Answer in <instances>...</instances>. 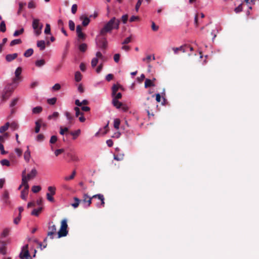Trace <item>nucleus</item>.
Segmentation results:
<instances>
[{"instance_id":"obj_55","label":"nucleus","mask_w":259,"mask_h":259,"mask_svg":"<svg viewBox=\"0 0 259 259\" xmlns=\"http://www.w3.org/2000/svg\"><path fill=\"white\" fill-rule=\"evenodd\" d=\"M48 191L51 193L52 195H54L55 194V190L56 188L52 186H49L48 188Z\"/></svg>"},{"instance_id":"obj_8","label":"nucleus","mask_w":259,"mask_h":259,"mask_svg":"<svg viewBox=\"0 0 259 259\" xmlns=\"http://www.w3.org/2000/svg\"><path fill=\"white\" fill-rule=\"evenodd\" d=\"M1 199L5 205H10L11 204L9 193L8 190H5L4 191L3 194L1 195Z\"/></svg>"},{"instance_id":"obj_52","label":"nucleus","mask_w":259,"mask_h":259,"mask_svg":"<svg viewBox=\"0 0 259 259\" xmlns=\"http://www.w3.org/2000/svg\"><path fill=\"white\" fill-rule=\"evenodd\" d=\"M57 137L56 136H52L51 137V139L50 140V143L51 144H54L55 143H56L57 141Z\"/></svg>"},{"instance_id":"obj_51","label":"nucleus","mask_w":259,"mask_h":259,"mask_svg":"<svg viewBox=\"0 0 259 259\" xmlns=\"http://www.w3.org/2000/svg\"><path fill=\"white\" fill-rule=\"evenodd\" d=\"M60 89L61 85L58 83L55 84L52 87V90L55 91H59Z\"/></svg>"},{"instance_id":"obj_62","label":"nucleus","mask_w":259,"mask_h":259,"mask_svg":"<svg viewBox=\"0 0 259 259\" xmlns=\"http://www.w3.org/2000/svg\"><path fill=\"white\" fill-rule=\"evenodd\" d=\"M131 41V36H128L127 37H126L123 41V42H122V45H125V44H128L129 42H130Z\"/></svg>"},{"instance_id":"obj_40","label":"nucleus","mask_w":259,"mask_h":259,"mask_svg":"<svg viewBox=\"0 0 259 259\" xmlns=\"http://www.w3.org/2000/svg\"><path fill=\"white\" fill-rule=\"evenodd\" d=\"M57 101V98L55 97L48 99L47 100V103L50 105H54Z\"/></svg>"},{"instance_id":"obj_19","label":"nucleus","mask_w":259,"mask_h":259,"mask_svg":"<svg viewBox=\"0 0 259 259\" xmlns=\"http://www.w3.org/2000/svg\"><path fill=\"white\" fill-rule=\"evenodd\" d=\"M64 115L66 117L67 120L68 121V123L72 124V120L74 119L73 117L72 116L71 114L68 111H66Z\"/></svg>"},{"instance_id":"obj_30","label":"nucleus","mask_w":259,"mask_h":259,"mask_svg":"<svg viewBox=\"0 0 259 259\" xmlns=\"http://www.w3.org/2000/svg\"><path fill=\"white\" fill-rule=\"evenodd\" d=\"M22 40L21 39H15L11 41L10 46L12 47L16 45L20 44Z\"/></svg>"},{"instance_id":"obj_45","label":"nucleus","mask_w":259,"mask_h":259,"mask_svg":"<svg viewBox=\"0 0 259 259\" xmlns=\"http://www.w3.org/2000/svg\"><path fill=\"white\" fill-rule=\"evenodd\" d=\"M68 23H69V29H70V30L74 31L75 29V24H74V22L72 20H70L69 21Z\"/></svg>"},{"instance_id":"obj_12","label":"nucleus","mask_w":259,"mask_h":259,"mask_svg":"<svg viewBox=\"0 0 259 259\" xmlns=\"http://www.w3.org/2000/svg\"><path fill=\"white\" fill-rule=\"evenodd\" d=\"M79 19L80 20H82V25L83 26H88L90 22V18L87 17V16H85L84 15H81L80 16Z\"/></svg>"},{"instance_id":"obj_43","label":"nucleus","mask_w":259,"mask_h":259,"mask_svg":"<svg viewBox=\"0 0 259 259\" xmlns=\"http://www.w3.org/2000/svg\"><path fill=\"white\" fill-rule=\"evenodd\" d=\"M35 133H38L40 131V124L39 123L38 121H36L35 122Z\"/></svg>"},{"instance_id":"obj_28","label":"nucleus","mask_w":259,"mask_h":259,"mask_svg":"<svg viewBox=\"0 0 259 259\" xmlns=\"http://www.w3.org/2000/svg\"><path fill=\"white\" fill-rule=\"evenodd\" d=\"M9 125H10L9 122H7L5 124V125H4L3 126H2L0 127V133H3V132L6 131L8 129Z\"/></svg>"},{"instance_id":"obj_9","label":"nucleus","mask_w":259,"mask_h":259,"mask_svg":"<svg viewBox=\"0 0 259 259\" xmlns=\"http://www.w3.org/2000/svg\"><path fill=\"white\" fill-rule=\"evenodd\" d=\"M22 68L20 67H18L17 68L15 71V77L13 79V81L12 83H15L16 85H18V82H17L18 80L20 79V75L21 73Z\"/></svg>"},{"instance_id":"obj_14","label":"nucleus","mask_w":259,"mask_h":259,"mask_svg":"<svg viewBox=\"0 0 259 259\" xmlns=\"http://www.w3.org/2000/svg\"><path fill=\"white\" fill-rule=\"evenodd\" d=\"M22 185L24 186V189L23 190L27 192L28 193V190H29V185L28 184V181L25 180V178L23 177V179H22Z\"/></svg>"},{"instance_id":"obj_17","label":"nucleus","mask_w":259,"mask_h":259,"mask_svg":"<svg viewBox=\"0 0 259 259\" xmlns=\"http://www.w3.org/2000/svg\"><path fill=\"white\" fill-rule=\"evenodd\" d=\"M112 102L113 106L117 109H120L122 106V103L119 102L118 100H116V99H113Z\"/></svg>"},{"instance_id":"obj_39","label":"nucleus","mask_w":259,"mask_h":259,"mask_svg":"<svg viewBox=\"0 0 259 259\" xmlns=\"http://www.w3.org/2000/svg\"><path fill=\"white\" fill-rule=\"evenodd\" d=\"M98 59L97 57H94L92 59L91 61V65L92 67H95L96 66L98 63Z\"/></svg>"},{"instance_id":"obj_44","label":"nucleus","mask_w":259,"mask_h":259,"mask_svg":"<svg viewBox=\"0 0 259 259\" xmlns=\"http://www.w3.org/2000/svg\"><path fill=\"white\" fill-rule=\"evenodd\" d=\"M26 5L25 3L20 2L19 3V9L17 12V15H19L22 11V8L24 6Z\"/></svg>"},{"instance_id":"obj_36","label":"nucleus","mask_w":259,"mask_h":259,"mask_svg":"<svg viewBox=\"0 0 259 259\" xmlns=\"http://www.w3.org/2000/svg\"><path fill=\"white\" fill-rule=\"evenodd\" d=\"M24 29L23 28H21L20 30H16L13 33V36L16 37L24 32Z\"/></svg>"},{"instance_id":"obj_64","label":"nucleus","mask_w":259,"mask_h":259,"mask_svg":"<svg viewBox=\"0 0 259 259\" xmlns=\"http://www.w3.org/2000/svg\"><path fill=\"white\" fill-rule=\"evenodd\" d=\"M151 27H152V29L155 31L158 30V29L159 28L158 26L156 25L155 23L154 22H152Z\"/></svg>"},{"instance_id":"obj_49","label":"nucleus","mask_w":259,"mask_h":259,"mask_svg":"<svg viewBox=\"0 0 259 259\" xmlns=\"http://www.w3.org/2000/svg\"><path fill=\"white\" fill-rule=\"evenodd\" d=\"M8 39L7 38H4L2 40V42L0 44V53L3 51V47L5 44L7 42Z\"/></svg>"},{"instance_id":"obj_5","label":"nucleus","mask_w":259,"mask_h":259,"mask_svg":"<svg viewBox=\"0 0 259 259\" xmlns=\"http://www.w3.org/2000/svg\"><path fill=\"white\" fill-rule=\"evenodd\" d=\"M98 198V199L100 200L101 203L100 204L99 203H97L96 204V206L98 208L101 207V205H102V206H104V204H105L104 196H103V195H102L101 194H98L93 195L92 196V197H90L89 198H88V199L87 201V204L84 205V207L85 208L89 207L92 203V199L93 198Z\"/></svg>"},{"instance_id":"obj_22","label":"nucleus","mask_w":259,"mask_h":259,"mask_svg":"<svg viewBox=\"0 0 259 259\" xmlns=\"http://www.w3.org/2000/svg\"><path fill=\"white\" fill-rule=\"evenodd\" d=\"M124 154L123 153H119L114 155V159L117 161H120L123 159Z\"/></svg>"},{"instance_id":"obj_59","label":"nucleus","mask_w":259,"mask_h":259,"mask_svg":"<svg viewBox=\"0 0 259 259\" xmlns=\"http://www.w3.org/2000/svg\"><path fill=\"white\" fill-rule=\"evenodd\" d=\"M76 172L75 170H73L72 174L69 177H66L65 179L66 181H69L70 180L73 179L75 175Z\"/></svg>"},{"instance_id":"obj_46","label":"nucleus","mask_w":259,"mask_h":259,"mask_svg":"<svg viewBox=\"0 0 259 259\" xmlns=\"http://www.w3.org/2000/svg\"><path fill=\"white\" fill-rule=\"evenodd\" d=\"M74 110L75 111V116L78 117L79 115H83V113L80 111V109L78 107H75Z\"/></svg>"},{"instance_id":"obj_20","label":"nucleus","mask_w":259,"mask_h":259,"mask_svg":"<svg viewBox=\"0 0 259 259\" xmlns=\"http://www.w3.org/2000/svg\"><path fill=\"white\" fill-rule=\"evenodd\" d=\"M42 207H39L38 208L33 209V210L31 212V214L34 216H38L39 212L42 211Z\"/></svg>"},{"instance_id":"obj_58","label":"nucleus","mask_w":259,"mask_h":259,"mask_svg":"<svg viewBox=\"0 0 259 259\" xmlns=\"http://www.w3.org/2000/svg\"><path fill=\"white\" fill-rule=\"evenodd\" d=\"M18 100V99L17 98L13 99L12 100V101L11 102V103L10 105V107L12 108V107H13L14 106H15L17 103Z\"/></svg>"},{"instance_id":"obj_4","label":"nucleus","mask_w":259,"mask_h":259,"mask_svg":"<svg viewBox=\"0 0 259 259\" xmlns=\"http://www.w3.org/2000/svg\"><path fill=\"white\" fill-rule=\"evenodd\" d=\"M67 220L66 219H63L61 223V227L58 232V238L65 237L67 235L68 231L67 230Z\"/></svg>"},{"instance_id":"obj_35","label":"nucleus","mask_w":259,"mask_h":259,"mask_svg":"<svg viewBox=\"0 0 259 259\" xmlns=\"http://www.w3.org/2000/svg\"><path fill=\"white\" fill-rule=\"evenodd\" d=\"M59 113L58 112H54L51 115L48 117V119L51 120L52 119H56L59 116Z\"/></svg>"},{"instance_id":"obj_25","label":"nucleus","mask_w":259,"mask_h":259,"mask_svg":"<svg viewBox=\"0 0 259 259\" xmlns=\"http://www.w3.org/2000/svg\"><path fill=\"white\" fill-rule=\"evenodd\" d=\"M184 47L183 46H182L178 48H173L172 50L174 51V53L175 54H177L178 53V51H180L183 53H185L186 52V50L184 49Z\"/></svg>"},{"instance_id":"obj_54","label":"nucleus","mask_w":259,"mask_h":259,"mask_svg":"<svg viewBox=\"0 0 259 259\" xmlns=\"http://www.w3.org/2000/svg\"><path fill=\"white\" fill-rule=\"evenodd\" d=\"M120 55L119 54H115L113 56V59L115 62L118 63L120 59Z\"/></svg>"},{"instance_id":"obj_29","label":"nucleus","mask_w":259,"mask_h":259,"mask_svg":"<svg viewBox=\"0 0 259 259\" xmlns=\"http://www.w3.org/2000/svg\"><path fill=\"white\" fill-rule=\"evenodd\" d=\"M79 50L81 52H84L87 49V45L85 43L81 44L78 46Z\"/></svg>"},{"instance_id":"obj_33","label":"nucleus","mask_w":259,"mask_h":259,"mask_svg":"<svg viewBox=\"0 0 259 259\" xmlns=\"http://www.w3.org/2000/svg\"><path fill=\"white\" fill-rule=\"evenodd\" d=\"M114 127L116 130L119 128V125L120 124V120L119 118H115L114 119Z\"/></svg>"},{"instance_id":"obj_18","label":"nucleus","mask_w":259,"mask_h":259,"mask_svg":"<svg viewBox=\"0 0 259 259\" xmlns=\"http://www.w3.org/2000/svg\"><path fill=\"white\" fill-rule=\"evenodd\" d=\"M81 130L80 129H78L75 131L71 132L69 134L73 136V140H75L80 134Z\"/></svg>"},{"instance_id":"obj_61","label":"nucleus","mask_w":259,"mask_h":259,"mask_svg":"<svg viewBox=\"0 0 259 259\" xmlns=\"http://www.w3.org/2000/svg\"><path fill=\"white\" fill-rule=\"evenodd\" d=\"M234 11L236 13L241 12L242 11V4H240L237 7H236Z\"/></svg>"},{"instance_id":"obj_15","label":"nucleus","mask_w":259,"mask_h":259,"mask_svg":"<svg viewBox=\"0 0 259 259\" xmlns=\"http://www.w3.org/2000/svg\"><path fill=\"white\" fill-rule=\"evenodd\" d=\"M30 151L29 149V146H27V150L25 152L24 154V159L26 162H29L30 158Z\"/></svg>"},{"instance_id":"obj_41","label":"nucleus","mask_w":259,"mask_h":259,"mask_svg":"<svg viewBox=\"0 0 259 259\" xmlns=\"http://www.w3.org/2000/svg\"><path fill=\"white\" fill-rule=\"evenodd\" d=\"M27 195H28V192L22 190L21 192L20 197H21V199H22L23 200H26L27 199Z\"/></svg>"},{"instance_id":"obj_37","label":"nucleus","mask_w":259,"mask_h":259,"mask_svg":"<svg viewBox=\"0 0 259 259\" xmlns=\"http://www.w3.org/2000/svg\"><path fill=\"white\" fill-rule=\"evenodd\" d=\"M0 163L3 166H9L10 165V161L8 159H4L0 161Z\"/></svg>"},{"instance_id":"obj_23","label":"nucleus","mask_w":259,"mask_h":259,"mask_svg":"<svg viewBox=\"0 0 259 259\" xmlns=\"http://www.w3.org/2000/svg\"><path fill=\"white\" fill-rule=\"evenodd\" d=\"M75 80L76 82H79L82 79V75L79 71H76L75 73Z\"/></svg>"},{"instance_id":"obj_47","label":"nucleus","mask_w":259,"mask_h":259,"mask_svg":"<svg viewBox=\"0 0 259 259\" xmlns=\"http://www.w3.org/2000/svg\"><path fill=\"white\" fill-rule=\"evenodd\" d=\"M118 90V87L116 85L114 84L112 87V95L114 96L116 95L117 91Z\"/></svg>"},{"instance_id":"obj_24","label":"nucleus","mask_w":259,"mask_h":259,"mask_svg":"<svg viewBox=\"0 0 259 259\" xmlns=\"http://www.w3.org/2000/svg\"><path fill=\"white\" fill-rule=\"evenodd\" d=\"M42 110V108L41 106H36L32 109V112L33 114H38L40 113Z\"/></svg>"},{"instance_id":"obj_13","label":"nucleus","mask_w":259,"mask_h":259,"mask_svg":"<svg viewBox=\"0 0 259 259\" xmlns=\"http://www.w3.org/2000/svg\"><path fill=\"white\" fill-rule=\"evenodd\" d=\"M18 56L17 53L10 54L6 56V60L7 62H10L15 59Z\"/></svg>"},{"instance_id":"obj_42","label":"nucleus","mask_w":259,"mask_h":259,"mask_svg":"<svg viewBox=\"0 0 259 259\" xmlns=\"http://www.w3.org/2000/svg\"><path fill=\"white\" fill-rule=\"evenodd\" d=\"M1 31L2 32H5L6 31V27L5 22L4 21H2L0 24Z\"/></svg>"},{"instance_id":"obj_38","label":"nucleus","mask_w":259,"mask_h":259,"mask_svg":"<svg viewBox=\"0 0 259 259\" xmlns=\"http://www.w3.org/2000/svg\"><path fill=\"white\" fill-rule=\"evenodd\" d=\"M41 189V187L39 186H33L32 187L31 190L33 193H36L40 191Z\"/></svg>"},{"instance_id":"obj_31","label":"nucleus","mask_w":259,"mask_h":259,"mask_svg":"<svg viewBox=\"0 0 259 259\" xmlns=\"http://www.w3.org/2000/svg\"><path fill=\"white\" fill-rule=\"evenodd\" d=\"M74 200L75 202L71 204V206L74 208H75L78 206L80 202V200L77 197H74Z\"/></svg>"},{"instance_id":"obj_3","label":"nucleus","mask_w":259,"mask_h":259,"mask_svg":"<svg viewBox=\"0 0 259 259\" xmlns=\"http://www.w3.org/2000/svg\"><path fill=\"white\" fill-rule=\"evenodd\" d=\"M32 27L34 30V34L38 36L42 33L43 24L40 22V20L37 18L33 19Z\"/></svg>"},{"instance_id":"obj_6","label":"nucleus","mask_w":259,"mask_h":259,"mask_svg":"<svg viewBox=\"0 0 259 259\" xmlns=\"http://www.w3.org/2000/svg\"><path fill=\"white\" fill-rule=\"evenodd\" d=\"M96 44L97 47L105 50L107 48L108 41L104 36H97L96 39Z\"/></svg>"},{"instance_id":"obj_10","label":"nucleus","mask_w":259,"mask_h":259,"mask_svg":"<svg viewBox=\"0 0 259 259\" xmlns=\"http://www.w3.org/2000/svg\"><path fill=\"white\" fill-rule=\"evenodd\" d=\"M37 173V172L36 169L35 168H32L30 172L27 175L25 180L28 181L30 179H34L36 177Z\"/></svg>"},{"instance_id":"obj_56","label":"nucleus","mask_w":259,"mask_h":259,"mask_svg":"<svg viewBox=\"0 0 259 259\" xmlns=\"http://www.w3.org/2000/svg\"><path fill=\"white\" fill-rule=\"evenodd\" d=\"M143 1V0H138V1L136 5V6H135V10H136V12H138L139 11V8L141 5Z\"/></svg>"},{"instance_id":"obj_1","label":"nucleus","mask_w":259,"mask_h":259,"mask_svg":"<svg viewBox=\"0 0 259 259\" xmlns=\"http://www.w3.org/2000/svg\"><path fill=\"white\" fill-rule=\"evenodd\" d=\"M120 20L115 17L112 18L100 30V34L104 35L106 33L110 32L113 29H118Z\"/></svg>"},{"instance_id":"obj_57","label":"nucleus","mask_w":259,"mask_h":259,"mask_svg":"<svg viewBox=\"0 0 259 259\" xmlns=\"http://www.w3.org/2000/svg\"><path fill=\"white\" fill-rule=\"evenodd\" d=\"M128 19V15L124 14L121 17V20L123 24H126Z\"/></svg>"},{"instance_id":"obj_2","label":"nucleus","mask_w":259,"mask_h":259,"mask_svg":"<svg viewBox=\"0 0 259 259\" xmlns=\"http://www.w3.org/2000/svg\"><path fill=\"white\" fill-rule=\"evenodd\" d=\"M15 83H8L4 88L2 93V100L7 101L11 96L14 89L17 87Z\"/></svg>"},{"instance_id":"obj_53","label":"nucleus","mask_w":259,"mask_h":259,"mask_svg":"<svg viewBox=\"0 0 259 259\" xmlns=\"http://www.w3.org/2000/svg\"><path fill=\"white\" fill-rule=\"evenodd\" d=\"M77 10V5L76 4H73L71 7V13L73 14H75Z\"/></svg>"},{"instance_id":"obj_7","label":"nucleus","mask_w":259,"mask_h":259,"mask_svg":"<svg viewBox=\"0 0 259 259\" xmlns=\"http://www.w3.org/2000/svg\"><path fill=\"white\" fill-rule=\"evenodd\" d=\"M19 256L21 259H28L30 257L28 244H26L21 247V251L19 253Z\"/></svg>"},{"instance_id":"obj_50","label":"nucleus","mask_w":259,"mask_h":259,"mask_svg":"<svg viewBox=\"0 0 259 259\" xmlns=\"http://www.w3.org/2000/svg\"><path fill=\"white\" fill-rule=\"evenodd\" d=\"M9 126H10L11 128L14 131L18 129L19 126L18 124L15 122H12Z\"/></svg>"},{"instance_id":"obj_34","label":"nucleus","mask_w":259,"mask_h":259,"mask_svg":"<svg viewBox=\"0 0 259 259\" xmlns=\"http://www.w3.org/2000/svg\"><path fill=\"white\" fill-rule=\"evenodd\" d=\"M44 33L46 34H51V26L48 23H47L46 24V27L45 28V30H44Z\"/></svg>"},{"instance_id":"obj_16","label":"nucleus","mask_w":259,"mask_h":259,"mask_svg":"<svg viewBox=\"0 0 259 259\" xmlns=\"http://www.w3.org/2000/svg\"><path fill=\"white\" fill-rule=\"evenodd\" d=\"M37 47L39 48L40 50H44L46 48L45 41L44 40H38L37 41Z\"/></svg>"},{"instance_id":"obj_11","label":"nucleus","mask_w":259,"mask_h":259,"mask_svg":"<svg viewBox=\"0 0 259 259\" xmlns=\"http://www.w3.org/2000/svg\"><path fill=\"white\" fill-rule=\"evenodd\" d=\"M76 31L77 35L79 38L82 39L85 38V34L82 32V28L80 25H77Z\"/></svg>"},{"instance_id":"obj_48","label":"nucleus","mask_w":259,"mask_h":259,"mask_svg":"<svg viewBox=\"0 0 259 259\" xmlns=\"http://www.w3.org/2000/svg\"><path fill=\"white\" fill-rule=\"evenodd\" d=\"M49 232H56V226L54 224L52 225H51V223H49Z\"/></svg>"},{"instance_id":"obj_32","label":"nucleus","mask_w":259,"mask_h":259,"mask_svg":"<svg viewBox=\"0 0 259 259\" xmlns=\"http://www.w3.org/2000/svg\"><path fill=\"white\" fill-rule=\"evenodd\" d=\"M10 232V229L9 228H5L3 231L2 233H1V236L3 238H5L7 236H8Z\"/></svg>"},{"instance_id":"obj_21","label":"nucleus","mask_w":259,"mask_h":259,"mask_svg":"<svg viewBox=\"0 0 259 259\" xmlns=\"http://www.w3.org/2000/svg\"><path fill=\"white\" fill-rule=\"evenodd\" d=\"M45 63H46V62H45V60L40 59V60H37L35 61V65L36 67H41L45 64Z\"/></svg>"},{"instance_id":"obj_26","label":"nucleus","mask_w":259,"mask_h":259,"mask_svg":"<svg viewBox=\"0 0 259 259\" xmlns=\"http://www.w3.org/2000/svg\"><path fill=\"white\" fill-rule=\"evenodd\" d=\"M154 84L152 82V80L150 79H146L145 81V88H147L150 87H154Z\"/></svg>"},{"instance_id":"obj_60","label":"nucleus","mask_w":259,"mask_h":259,"mask_svg":"<svg viewBox=\"0 0 259 259\" xmlns=\"http://www.w3.org/2000/svg\"><path fill=\"white\" fill-rule=\"evenodd\" d=\"M53 195H52V194H50V193H47V199L50 201V202H54V199L53 198V197L52 196Z\"/></svg>"},{"instance_id":"obj_27","label":"nucleus","mask_w":259,"mask_h":259,"mask_svg":"<svg viewBox=\"0 0 259 259\" xmlns=\"http://www.w3.org/2000/svg\"><path fill=\"white\" fill-rule=\"evenodd\" d=\"M33 53V50L31 48L27 50L24 53V56L25 57H30Z\"/></svg>"},{"instance_id":"obj_63","label":"nucleus","mask_w":259,"mask_h":259,"mask_svg":"<svg viewBox=\"0 0 259 259\" xmlns=\"http://www.w3.org/2000/svg\"><path fill=\"white\" fill-rule=\"evenodd\" d=\"M28 8L29 9H34L35 8V5L32 1H30L28 4Z\"/></svg>"}]
</instances>
